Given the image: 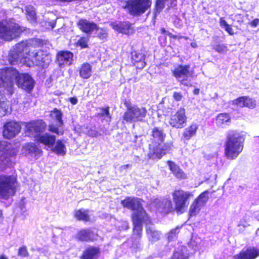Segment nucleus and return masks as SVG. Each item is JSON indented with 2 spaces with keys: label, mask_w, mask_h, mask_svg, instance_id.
Returning <instances> with one entry per match:
<instances>
[{
  "label": "nucleus",
  "mask_w": 259,
  "mask_h": 259,
  "mask_svg": "<svg viewBox=\"0 0 259 259\" xmlns=\"http://www.w3.org/2000/svg\"><path fill=\"white\" fill-rule=\"evenodd\" d=\"M8 60L10 64H22L28 67H47L51 62V56L41 50H36L28 41L18 43L11 49Z\"/></svg>",
  "instance_id": "f257e3e1"
},
{
  "label": "nucleus",
  "mask_w": 259,
  "mask_h": 259,
  "mask_svg": "<svg viewBox=\"0 0 259 259\" xmlns=\"http://www.w3.org/2000/svg\"><path fill=\"white\" fill-rule=\"evenodd\" d=\"M121 204L124 207L134 211L132 217L134 229L132 247L134 249H140L142 246L140 238L142 231V223L150 222L149 218L142 206L140 199L127 197L121 201Z\"/></svg>",
  "instance_id": "f03ea898"
},
{
  "label": "nucleus",
  "mask_w": 259,
  "mask_h": 259,
  "mask_svg": "<svg viewBox=\"0 0 259 259\" xmlns=\"http://www.w3.org/2000/svg\"><path fill=\"white\" fill-rule=\"evenodd\" d=\"M175 207L173 208L171 201L168 198H156L151 203L154 207L155 210L160 212L167 213L174 210L178 213H183L187 207L188 199L193 196L192 192L182 190H175L172 194Z\"/></svg>",
  "instance_id": "7ed1b4c3"
},
{
  "label": "nucleus",
  "mask_w": 259,
  "mask_h": 259,
  "mask_svg": "<svg viewBox=\"0 0 259 259\" xmlns=\"http://www.w3.org/2000/svg\"><path fill=\"white\" fill-rule=\"evenodd\" d=\"M15 82L19 88L27 92L32 90L35 84L34 79L28 74H20L13 67H4L0 69V87L3 86L8 88V91L12 94V89Z\"/></svg>",
  "instance_id": "20e7f679"
},
{
  "label": "nucleus",
  "mask_w": 259,
  "mask_h": 259,
  "mask_svg": "<svg viewBox=\"0 0 259 259\" xmlns=\"http://www.w3.org/2000/svg\"><path fill=\"white\" fill-rule=\"evenodd\" d=\"M26 134L35 139L37 142L41 143L48 147L53 148L56 137L48 133L41 134L46 127V123L42 120H37L25 123Z\"/></svg>",
  "instance_id": "39448f33"
},
{
  "label": "nucleus",
  "mask_w": 259,
  "mask_h": 259,
  "mask_svg": "<svg viewBox=\"0 0 259 259\" xmlns=\"http://www.w3.org/2000/svg\"><path fill=\"white\" fill-rule=\"evenodd\" d=\"M165 138L163 131L157 127L152 130L151 143L149 144V152L148 156L150 158L155 159H160L164 155L168 152L171 148V144H164L161 145Z\"/></svg>",
  "instance_id": "423d86ee"
},
{
  "label": "nucleus",
  "mask_w": 259,
  "mask_h": 259,
  "mask_svg": "<svg viewBox=\"0 0 259 259\" xmlns=\"http://www.w3.org/2000/svg\"><path fill=\"white\" fill-rule=\"evenodd\" d=\"M243 140L237 132L230 131L227 133L225 143V154L229 159H234L241 153L243 148Z\"/></svg>",
  "instance_id": "0eeeda50"
},
{
  "label": "nucleus",
  "mask_w": 259,
  "mask_h": 259,
  "mask_svg": "<svg viewBox=\"0 0 259 259\" xmlns=\"http://www.w3.org/2000/svg\"><path fill=\"white\" fill-rule=\"evenodd\" d=\"M24 30L23 27L9 19L0 21V38L4 40L10 41L19 36Z\"/></svg>",
  "instance_id": "6e6552de"
},
{
  "label": "nucleus",
  "mask_w": 259,
  "mask_h": 259,
  "mask_svg": "<svg viewBox=\"0 0 259 259\" xmlns=\"http://www.w3.org/2000/svg\"><path fill=\"white\" fill-rule=\"evenodd\" d=\"M17 152L10 143L0 141V170H4L11 165L12 159Z\"/></svg>",
  "instance_id": "1a4fd4ad"
},
{
  "label": "nucleus",
  "mask_w": 259,
  "mask_h": 259,
  "mask_svg": "<svg viewBox=\"0 0 259 259\" xmlns=\"http://www.w3.org/2000/svg\"><path fill=\"white\" fill-rule=\"evenodd\" d=\"M126 106L127 110L123 115L124 121L130 123L143 121L147 112L145 108L131 105Z\"/></svg>",
  "instance_id": "9d476101"
},
{
  "label": "nucleus",
  "mask_w": 259,
  "mask_h": 259,
  "mask_svg": "<svg viewBox=\"0 0 259 259\" xmlns=\"http://www.w3.org/2000/svg\"><path fill=\"white\" fill-rule=\"evenodd\" d=\"M151 0H128L124 7L130 14L140 16L144 13L151 5Z\"/></svg>",
  "instance_id": "9b49d317"
},
{
  "label": "nucleus",
  "mask_w": 259,
  "mask_h": 259,
  "mask_svg": "<svg viewBox=\"0 0 259 259\" xmlns=\"http://www.w3.org/2000/svg\"><path fill=\"white\" fill-rule=\"evenodd\" d=\"M16 179L8 175L0 176V196L4 198L13 195L15 193Z\"/></svg>",
  "instance_id": "f8f14e48"
},
{
  "label": "nucleus",
  "mask_w": 259,
  "mask_h": 259,
  "mask_svg": "<svg viewBox=\"0 0 259 259\" xmlns=\"http://www.w3.org/2000/svg\"><path fill=\"white\" fill-rule=\"evenodd\" d=\"M174 76L185 85H191V78L193 72L190 70L189 65H179L172 71Z\"/></svg>",
  "instance_id": "ddd939ff"
},
{
  "label": "nucleus",
  "mask_w": 259,
  "mask_h": 259,
  "mask_svg": "<svg viewBox=\"0 0 259 259\" xmlns=\"http://www.w3.org/2000/svg\"><path fill=\"white\" fill-rule=\"evenodd\" d=\"M186 121L185 109L181 108L176 112L171 114L168 123L172 127L182 128L185 126Z\"/></svg>",
  "instance_id": "4468645a"
},
{
  "label": "nucleus",
  "mask_w": 259,
  "mask_h": 259,
  "mask_svg": "<svg viewBox=\"0 0 259 259\" xmlns=\"http://www.w3.org/2000/svg\"><path fill=\"white\" fill-rule=\"evenodd\" d=\"M21 128L20 124L16 121L7 122L3 126V136L9 139L13 138L20 133Z\"/></svg>",
  "instance_id": "2eb2a0df"
},
{
  "label": "nucleus",
  "mask_w": 259,
  "mask_h": 259,
  "mask_svg": "<svg viewBox=\"0 0 259 259\" xmlns=\"http://www.w3.org/2000/svg\"><path fill=\"white\" fill-rule=\"evenodd\" d=\"M73 54L69 51H61L58 53L57 60L60 67L71 65L73 63Z\"/></svg>",
  "instance_id": "dca6fc26"
},
{
  "label": "nucleus",
  "mask_w": 259,
  "mask_h": 259,
  "mask_svg": "<svg viewBox=\"0 0 259 259\" xmlns=\"http://www.w3.org/2000/svg\"><path fill=\"white\" fill-rule=\"evenodd\" d=\"M258 256L259 246L249 247L237 255L239 259H255Z\"/></svg>",
  "instance_id": "f3484780"
},
{
  "label": "nucleus",
  "mask_w": 259,
  "mask_h": 259,
  "mask_svg": "<svg viewBox=\"0 0 259 259\" xmlns=\"http://www.w3.org/2000/svg\"><path fill=\"white\" fill-rule=\"evenodd\" d=\"M78 26L82 32L86 33H90L97 29L96 23L84 19L79 20Z\"/></svg>",
  "instance_id": "a211bd4d"
},
{
  "label": "nucleus",
  "mask_w": 259,
  "mask_h": 259,
  "mask_svg": "<svg viewBox=\"0 0 259 259\" xmlns=\"http://www.w3.org/2000/svg\"><path fill=\"white\" fill-rule=\"evenodd\" d=\"M113 29L118 32L129 34L132 32V29L130 23L127 22H115L110 24Z\"/></svg>",
  "instance_id": "6ab92c4d"
},
{
  "label": "nucleus",
  "mask_w": 259,
  "mask_h": 259,
  "mask_svg": "<svg viewBox=\"0 0 259 259\" xmlns=\"http://www.w3.org/2000/svg\"><path fill=\"white\" fill-rule=\"evenodd\" d=\"M23 150L25 152L26 154L35 159H37L42 152L41 150L37 147L33 143H28L25 145L23 147Z\"/></svg>",
  "instance_id": "aec40b11"
},
{
  "label": "nucleus",
  "mask_w": 259,
  "mask_h": 259,
  "mask_svg": "<svg viewBox=\"0 0 259 259\" xmlns=\"http://www.w3.org/2000/svg\"><path fill=\"white\" fill-rule=\"evenodd\" d=\"M75 238L82 241L93 240L95 238V233L90 229H82L75 235Z\"/></svg>",
  "instance_id": "412c9836"
},
{
  "label": "nucleus",
  "mask_w": 259,
  "mask_h": 259,
  "mask_svg": "<svg viewBox=\"0 0 259 259\" xmlns=\"http://www.w3.org/2000/svg\"><path fill=\"white\" fill-rule=\"evenodd\" d=\"M132 59L134 65L138 69H143L145 65V55L142 53L134 52L132 54Z\"/></svg>",
  "instance_id": "4be33fe9"
},
{
  "label": "nucleus",
  "mask_w": 259,
  "mask_h": 259,
  "mask_svg": "<svg viewBox=\"0 0 259 259\" xmlns=\"http://www.w3.org/2000/svg\"><path fill=\"white\" fill-rule=\"evenodd\" d=\"M167 164L170 170L176 178L180 180L187 178L186 174L180 167V166L177 165L174 162L168 161Z\"/></svg>",
  "instance_id": "5701e85b"
},
{
  "label": "nucleus",
  "mask_w": 259,
  "mask_h": 259,
  "mask_svg": "<svg viewBox=\"0 0 259 259\" xmlns=\"http://www.w3.org/2000/svg\"><path fill=\"white\" fill-rule=\"evenodd\" d=\"M100 253L97 247L90 246L84 251L81 259H97Z\"/></svg>",
  "instance_id": "b1692460"
},
{
  "label": "nucleus",
  "mask_w": 259,
  "mask_h": 259,
  "mask_svg": "<svg viewBox=\"0 0 259 259\" xmlns=\"http://www.w3.org/2000/svg\"><path fill=\"white\" fill-rule=\"evenodd\" d=\"M231 122V118L229 114L227 113H220L216 117L215 123L217 126L225 128L228 126Z\"/></svg>",
  "instance_id": "393cba45"
},
{
  "label": "nucleus",
  "mask_w": 259,
  "mask_h": 259,
  "mask_svg": "<svg viewBox=\"0 0 259 259\" xmlns=\"http://www.w3.org/2000/svg\"><path fill=\"white\" fill-rule=\"evenodd\" d=\"M92 215L91 211L83 208L76 210L74 212L75 218L79 221H90Z\"/></svg>",
  "instance_id": "a878e982"
},
{
  "label": "nucleus",
  "mask_w": 259,
  "mask_h": 259,
  "mask_svg": "<svg viewBox=\"0 0 259 259\" xmlns=\"http://www.w3.org/2000/svg\"><path fill=\"white\" fill-rule=\"evenodd\" d=\"M147 234L149 241L152 242L158 241L161 235L160 232L155 230L152 226L147 228Z\"/></svg>",
  "instance_id": "bb28decb"
},
{
  "label": "nucleus",
  "mask_w": 259,
  "mask_h": 259,
  "mask_svg": "<svg viewBox=\"0 0 259 259\" xmlns=\"http://www.w3.org/2000/svg\"><path fill=\"white\" fill-rule=\"evenodd\" d=\"M198 128V125L197 123H192L190 126L186 128L183 133V136L187 140H190L191 138L194 136Z\"/></svg>",
  "instance_id": "cd10ccee"
},
{
  "label": "nucleus",
  "mask_w": 259,
  "mask_h": 259,
  "mask_svg": "<svg viewBox=\"0 0 259 259\" xmlns=\"http://www.w3.org/2000/svg\"><path fill=\"white\" fill-rule=\"evenodd\" d=\"M188 252L186 246H182L177 249L174 253L172 259H188Z\"/></svg>",
  "instance_id": "c85d7f7f"
},
{
  "label": "nucleus",
  "mask_w": 259,
  "mask_h": 259,
  "mask_svg": "<svg viewBox=\"0 0 259 259\" xmlns=\"http://www.w3.org/2000/svg\"><path fill=\"white\" fill-rule=\"evenodd\" d=\"M53 151L58 155L63 156L66 154V148L64 143L61 140H58L55 145L51 148Z\"/></svg>",
  "instance_id": "c756f323"
},
{
  "label": "nucleus",
  "mask_w": 259,
  "mask_h": 259,
  "mask_svg": "<svg viewBox=\"0 0 259 259\" xmlns=\"http://www.w3.org/2000/svg\"><path fill=\"white\" fill-rule=\"evenodd\" d=\"M92 74V66L89 63L83 64L79 70L80 76L83 79L90 78Z\"/></svg>",
  "instance_id": "7c9ffc66"
},
{
  "label": "nucleus",
  "mask_w": 259,
  "mask_h": 259,
  "mask_svg": "<svg viewBox=\"0 0 259 259\" xmlns=\"http://www.w3.org/2000/svg\"><path fill=\"white\" fill-rule=\"evenodd\" d=\"M25 10L27 19L31 23H34L36 21V13L34 8L32 6H27Z\"/></svg>",
  "instance_id": "2f4dec72"
},
{
  "label": "nucleus",
  "mask_w": 259,
  "mask_h": 259,
  "mask_svg": "<svg viewBox=\"0 0 259 259\" xmlns=\"http://www.w3.org/2000/svg\"><path fill=\"white\" fill-rule=\"evenodd\" d=\"M109 107H102L99 109V111L98 113V116L100 117L103 118L108 123L111 120V116L109 113Z\"/></svg>",
  "instance_id": "473e14b6"
},
{
  "label": "nucleus",
  "mask_w": 259,
  "mask_h": 259,
  "mask_svg": "<svg viewBox=\"0 0 259 259\" xmlns=\"http://www.w3.org/2000/svg\"><path fill=\"white\" fill-rule=\"evenodd\" d=\"M209 193L208 191H205L202 192L195 201L202 207L204 206L208 200Z\"/></svg>",
  "instance_id": "72a5a7b5"
},
{
  "label": "nucleus",
  "mask_w": 259,
  "mask_h": 259,
  "mask_svg": "<svg viewBox=\"0 0 259 259\" xmlns=\"http://www.w3.org/2000/svg\"><path fill=\"white\" fill-rule=\"evenodd\" d=\"M11 112V109L8 103L0 101V116H5L8 113H10Z\"/></svg>",
  "instance_id": "f704fd0d"
},
{
  "label": "nucleus",
  "mask_w": 259,
  "mask_h": 259,
  "mask_svg": "<svg viewBox=\"0 0 259 259\" xmlns=\"http://www.w3.org/2000/svg\"><path fill=\"white\" fill-rule=\"evenodd\" d=\"M220 26L225 29V30L231 35H233L234 34V32L233 31L232 27L228 24V23L226 21L224 18L221 17L220 19Z\"/></svg>",
  "instance_id": "c9c22d12"
},
{
  "label": "nucleus",
  "mask_w": 259,
  "mask_h": 259,
  "mask_svg": "<svg viewBox=\"0 0 259 259\" xmlns=\"http://www.w3.org/2000/svg\"><path fill=\"white\" fill-rule=\"evenodd\" d=\"M202 206L194 201L191 204L189 209V214L191 217L195 216L197 214Z\"/></svg>",
  "instance_id": "e433bc0d"
},
{
  "label": "nucleus",
  "mask_w": 259,
  "mask_h": 259,
  "mask_svg": "<svg viewBox=\"0 0 259 259\" xmlns=\"http://www.w3.org/2000/svg\"><path fill=\"white\" fill-rule=\"evenodd\" d=\"M62 125H60L58 122L56 125L52 124L49 126V131L60 135L63 134V130L61 128Z\"/></svg>",
  "instance_id": "4c0bfd02"
},
{
  "label": "nucleus",
  "mask_w": 259,
  "mask_h": 259,
  "mask_svg": "<svg viewBox=\"0 0 259 259\" xmlns=\"http://www.w3.org/2000/svg\"><path fill=\"white\" fill-rule=\"evenodd\" d=\"M51 116L53 118L56 120L57 122H58L60 125H63V123L62 120V114L60 110L55 109L52 112Z\"/></svg>",
  "instance_id": "58836bf2"
},
{
  "label": "nucleus",
  "mask_w": 259,
  "mask_h": 259,
  "mask_svg": "<svg viewBox=\"0 0 259 259\" xmlns=\"http://www.w3.org/2000/svg\"><path fill=\"white\" fill-rule=\"evenodd\" d=\"M180 228L177 227L176 228L172 229L168 234V239L169 241H172L177 238L178 233H179Z\"/></svg>",
  "instance_id": "ea45409f"
},
{
  "label": "nucleus",
  "mask_w": 259,
  "mask_h": 259,
  "mask_svg": "<svg viewBox=\"0 0 259 259\" xmlns=\"http://www.w3.org/2000/svg\"><path fill=\"white\" fill-rule=\"evenodd\" d=\"M249 226L248 222L245 219L241 220L237 225L238 229L239 232H242L244 229Z\"/></svg>",
  "instance_id": "a19ab883"
},
{
  "label": "nucleus",
  "mask_w": 259,
  "mask_h": 259,
  "mask_svg": "<svg viewBox=\"0 0 259 259\" xmlns=\"http://www.w3.org/2000/svg\"><path fill=\"white\" fill-rule=\"evenodd\" d=\"M233 104L236 105L240 107H245V96H243L233 100Z\"/></svg>",
  "instance_id": "79ce46f5"
},
{
  "label": "nucleus",
  "mask_w": 259,
  "mask_h": 259,
  "mask_svg": "<svg viewBox=\"0 0 259 259\" xmlns=\"http://www.w3.org/2000/svg\"><path fill=\"white\" fill-rule=\"evenodd\" d=\"M88 38L87 37H80L76 42L77 45L81 48H85L88 47Z\"/></svg>",
  "instance_id": "37998d69"
},
{
  "label": "nucleus",
  "mask_w": 259,
  "mask_h": 259,
  "mask_svg": "<svg viewBox=\"0 0 259 259\" xmlns=\"http://www.w3.org/2000/svg\"><path fill=\"white\" fill-rule=\"evenodd\" d=\"M255 106V102L252 99L245 96V107H247L250 108H254Z\"/></svg>",
  "instance_id": "c03bdc74"
},
{
  "label": "nucleus",
  "mask_w": 259,
  "mask_h": 259,
  "mask_svg": "<svg viewBox=\"0 0 259 259\" xmlns=\"http://www.w3.org/2000/svg\"><path fill=\"white\" fill-rule=\"evenodd\" d=\"M18 255L22 257H27L29 255V253L26 246H23L19 248Z\"/></svg>",
  "instance_id": "a18cd8bd"
},
{
  "label": "nucleus",
  "mask_w": 259,
  "mask_h": 259,
  "mask_svg": "<svg viewBox=\"0 0 259 259\" xmlns=\"http://www.w3.org/2000/svg\"><path fill=\"white\" fill-rule=\"evenodd\" d=\"M164 2L163 0H157L156 3V12L159 13L164 7Z\"/></svg>",
  "instance_id": "49530a36"
},
{
  "label": "nucleus",
  "mask_w": 259,
  "mask_h": 259,
  "mask_svg": "<svg viewBox=\"0 0 259 259\" xmlns=\"http://www.w3.org/2000/svg\"><path fill=\"white\" fill-rule=\"evenodd\" d=\"M214 49L215 51L218 52V53H222L226 52L227 47L224 45H219L217 46Z\"/></svg>",
  "instance_id": "de8ad7c7"
},
{
  "label": "nucleus",
  "mask_w": 259,
  "mask_h": 259,
  "mask_svg": "<svg viewBox=\"0 0 259 259\" xmlns=\"http://www.w3.org/2000/svg\"><path fill=\"white\" fill-rule=\"evenodd\" d=\"M173 97L177 101H180L182 98V95L180 93L175 92Z\"/></svg>",
  "instance_id": "09e8293b"
},
{
  "label": "nucleus",
  "mask_w": 259,
  "mask_h": 259,
  "mask_svg": "<svg viewBox=\"0 0 259 259\" xmlns=\"http://www.w3.org/2000/svg\"><path fill=\"white\" fill-rule=\"evenodd\" d=\"M250 25L252 27H256L259 24V19H255L250 22Z\"/></svg>",
  "instance_id": "8fccbe9b"
},
{
  "label": "nucleus",
  "mask_w": 259,
  "mask_h": 259,
  "mask_svg": "<svg viewBox=\"0 0 259 259\" xmlns=\"http://www.w3.org/2000/svg\"><path fill=\"white\" fill-rule=\"evenodd\" d=\"M69 100L73 105L76 104L78 101L76 97L70 98Z\"/></svg>",
  "instance_id": "3c124183"
},
{
  "label": "nucleus",
  "mask_w": 259,
  "mask_h": 259,
  "mask_svg": "<svg viewBox=\"0 0 259 259\" xmlns=\"http://www.w3.org/2000/svg\"><path fill=\"white\" fill-rule=\"evenodd\" d=\"M102 32H100V34H99V37L101 38H103L105 37L107 35V33L105 30H101Z\"/></svg>",
  "instance_id": "603ef678"
},
{
  "label": "nucleus",
  "mask_w": 259,
  "mask_h": 259,
  "mask_svg": "<svg viewBox=\"0 0 259 259\" xmlns=\"http://www.w3.org/2000/svg\"><path fill=\"white\" fill-rule=\"evenodd\" d=\"M167 35L169 36L171 38H173L175 39H177V35H174L170 32H167V34H166Z\"/></svg>",
  "instance_id": "864d4df0"
},
{
  "label": "nucleus",
  "mask_w": 259,
  "mask_h": 259,
  "mask_svg": "<svg viewBox=\"0 0 259 259\" xmlns=\"http://www.w3.org/2000/svg\"><path fill=\"white\" fill-rule=\"evenodd\" d=\"M160 30H161V32L162 34H165V35H166V34H167V32H168V31H166V30H165V29H164V28H161V29H160Z\"/></svg>",
  "instance_id": "5fc2aeb1"
},
{
  "label": "nucleus",
  "mask_w": 259,
  "mask_h": 259,
  "mask_svg": "<svg viewBox=\"0 0 259 259\" xmlns=\"http://www.w3.org/2000/svg\"><path fill=\"white\" fill-rule=\"evenodd\" d=\"M123 229H128V224L127 222H125L123 223Z\"/></svg>",
  "instance_id": "6e6d98bb"
},
{
  "label": "nucleus",
  "mask_w": 259,
  "mask_h": 259,
  "mask_svg": "<svg viewBox=\"0 0 259 259\" xmlns=\"http://www.w3.org/2000/svg\"><path fill=\"white\" fill-rule=\"evenodd\" d=\"M191 46L193 48H196L197 47V44L195 42H192L191 43Z\"/></svg>",
  "instance_id": "4d7b16f0"
},
{
  "label": "nucleus",
  "mask_w": 259,
  "mask_h": 259,
  "mask_svg": "<svg viewBox=\"0 0 259 259\" xmlns=\"http://www.w3.org/2000/svg\"><path fill=\"white\" fill-rule=\"evenodd\" d=\"M182 38H184L186 39H188V37H186V36H181V35H177V39H181Z\"/></svg>",
  "instance_id": "13d9d810"
},
{
  "label": "nucleus",
  "mask_w": 259,
  "mask_h": 259,
  "mask_svg": "<svg viewBox=\"0 0 259 259\" xmlns=\"http://www.w3.org/2000/svg\"><path fill=\"white\" fill-rule=\"evenodd\" d=\"M130 166H131V165H130V164H126V165L122 166L121 168H123V169H125V168L129 167Z\"/></svg>",
  "instance_id": "bf43d9fd"
},
{
  "label": "nucleus",
  "mask_w": 259,
  "mask_h": 259,
  "mask_svg": "<svg viewBox=\"0 0 259 259\" xmlns=\"http://www.w3.org/2000/svg\"><path fill=\"white\" fill-rule=\"evenodd\" d=\"M0 259H8L5 255H0Z\"/></svg>",
  "instance_id": "052dcab7"
},
{
  "label": "nucleus",
  "mask_w": 259,
  "mask_h": 259,
  "mask_svg": "<svg viewBox=\"0 0 259 259\" xmlns=\"http://www.w3.org/2000/svg\"><path fill=\"white\" fill-rule=\"evenodd\" d=\"M256 237L258 238L259 239V229H258L256 231Z\"/></svg>",
  "instance_id": "680f3d73"
},
{
  "label": "nucleus",
  "mask_w": 259,
  "mask_h": 259,
  "mask_svg": "<svg viewBox=\"0 0 259 259\" xmlns=\"http://www.w3.org/2000/svg\"><path fill=\"white\" fill-rule=\"evenodd\" d=\"M98 136V134H95L94 135H93V136Z\"/></svg>",
  "instance_id": "e2e57ef3"
}]
</instances>
